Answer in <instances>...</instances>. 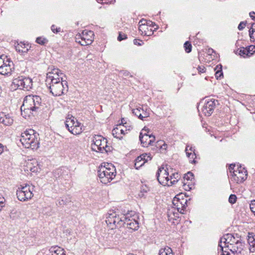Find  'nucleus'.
I'll return each mask as SVG.
<instances>
[{
  "instance_id": "nucleus-1",
  "label": "nucleus",
  "mask_w": 255,
  "mask_h": 255,
  "mask_svg": "<svg viewBox=\"0 0 255 255\" xmlns=\"http://www.w3.org/2000/svg\"><path fill=\"white\" fill-rule=\"evenodd\" d=\"M157 178L160 184L163 186H171L175 184L180 178V176L177 172L169 171L167 167H161L158 168L157 173Z\"/></svg>"
},
{
  "instance_id": "nucleus-2",
  "label": "nucleus",
  "mask_w": 255,
  "mask_h": 255,
  "mask_svg": "<svg viewBox=\"0 0 255 255\" xmlns=\"http://www.w3.org/2000/svg\"><path fill=\"white\" fill-rule=\"evenodd\" d=\"M20 141L26 148L37 149L39 147V134L32 129L26 130L21 133Z\"/></svg>"
},
{
  "instance_id": "nucleus-3",
  "label": "nucleus",
  "mask_w": 255,
  "mask_h": 255,
  "mask_svg": "<svg viewBox=\"0 0 255 255\" xmlns=\"http://www.w3.org/2000/svg\"><path fill=\"white\" fill-rule=\"evenodd\" d=\"M98 176L101 182L104 184L110 182L116 175V170L114 165L104 162L101 164L98 171Z\"/></svg>"
},
{
  "instance_id": "nucleus-4",
  "label": "nucleus",
  "mask_w": 255,
  "mask_h": 255,
  "mask_svg": "<svg viewBox=\"0 0 255 255\" xmlns=\"http://www.w3.org/2000/svg\"><path fill=\"white\" fill-rule=\"evenodd\" d=\"M41 106V99L37 95H28L25 97L23 104L21 106V115L26 110L32 112H37Z\"/></svg>"
},
{
  "instance_id": "nucleus-5",
  "label": "nucleus",
  "mask_w": 255,
  "mask_h": 255,
  "mask_svg": "<svg viewBox=\"0 0 255 255\" xmlns=\"http://www.w3.org/2000/svg\"><path fill=\"white\" fill-rule=\"evenodd\" d=\"M229 170L231 173V180L237 183L245 181L247 178V171L242 166L232 164L229 167Z\"/></svg>"
},
{
  "instance_id": "nucleus-6",
  "label": "nucleus",
  "mask_w": 255,
  "mask_h": 255,
  "mask_svg": "<svg viewBox=\"0 0 255 255\" xmlns=\"http://www.w3.org/2000/svg\"><path fill=\"white\" fill-rule=\"evenodd\" d=\"M61 80L53 78L51 79V83L48 84L50 85V91L54 96H60L64 93L65 91H68L67 81L63 80V78Z\"/></svg>"
},
{
  "instance_id": "nucleus-7",
  "label": "nucleus",
  "mask_w": 255,
  "mask_h": 255,
  "mask_svg": "<svg viewBox=\"0 0 255 255\" xmlns=\"http://www.w3.org/2000/svg\"><path fill=\"white\" fill-rule=\"evenodd\" d=\"M91 147L96 152H108L111 150V147L107 144V140L101 135H95L93 136Z\"/></svg>"
},
{
  "instance_id": "nucleus-8",
  "label": "nucleus",
  "mask_w": 255,
  "mask_h": 255,
  "mask_svg": "<svg viewBox=\"0 0 255 255\" xmlns=\"http://www.w3.org/2000/svg\"><path fill=\"white\" fill-rule=\"evenodd\" d=\"M187 197L185 194L180 193L177 194L173 199V209H176L181 214H184L187 207Z\"/></svg>"
},
{
  "instance_id": "nucleus-9",
  "label": "nucleus",
  "mask_w": 255,
  "mask_h": 255,
  "mask_svg": "<svg viewBox=\"0 0 255 255\" xmlns=\"http://www.w3.org/2000/svg\"><path fill=\"white\" fill-rule=\"evenodd\" d=\"M33 187L30 185L25 184V186L20 185L16 191V195L18 199L20 201L28 200L33 197Z\"/></svg>"
},
{
  "instance_id": "nucleus-10",
  "label": "nucleus",
  "mask_w": 255,
  "mask_h": 255,
  "mask_svg": "<svg viewBox=\"0 0 255 255\" xmlns=\"http://www.w3.org/2000/svg\"><path fill=\"white\" fill-rule=\"evenodd\" d=\"M216 102H217V101L210 98H205L202 100V111L205 116H210L213 113L216 106Z\"/></svg>"
},
{
  "instance_id": "nucleus-11",
  "label": "nucleus",
  "mask_w": 255,
  "mask_h": 255,
  "mask_svg": "<svg viewBox=\"0 0 255 255\" xmlns=\"http://www.w3.org/2000/svg\"><path fill=\"white\" fill-rule=\"evenodd\" d=\"M75 118L69 115L66 118V120L65 122V126L68 130L72 134L74 135H77L80 134V128L79 127L80 126V123L76 120L75 122Z\"/></svg>"
},
{
  "instance_id": "nucleus-12",
  "label": "nucleus",
  "mask_w": 255,
  "mask_h": 255,
  "mask_svg": "<svg viewBox=\"0 0 255 255\" xmlns=\"http://www.w3.org/2000/svg\"><path fill=\"white\" fill-rule=\"evenodd\" d=\"M153 22L145 19H141L139 22V31L141 34L150 36L153 34V30L151 26Z\"/></svg>"
},
{
  "instance_id": "nucleus-13",
  "label": "nucleus",
  "mask_w": 255,
  "mask_h": 255,
  "mask_svg": "<svg viewBox=\"0 0 255 255\" xmlns=\"http://www.w3.org/2000/svg\"><path fill=\"white\" fill-rule=\"evenodd\" d=\"M130 129L131 127L129 126L119 125L113 129L112 134L115 137L122 139L123 136L127 134Z\"/></svg>"
},
{
  "instance_id": "nucleus-14",
  "label": "nucleus",
  "mask_w": 255,
  "mask_h": 255,
  "mask_svg": "<svg viewBox=\"0 0 255 255\" xmlns=\"http://www.w3.org/2000/svg\"><path fill=\"white\" fill-rule=\"evenodd\" d=\"M94 40V33L88 30H83L81 34V45H88Z\"/></svg>"
},
{
  "instance_id": "nucleus-15",
  "label": "nucleus",
  "mask_w": 255,
  "mask_h": 255,
  "mask_svg": "<svg viewBox=\"0 0 255 255\" xmlns=\"http://www.w3.org/2000/svg\"><path fill=\"white\" fill-rule=\"evenodd\" d=\"M140 140L142 146L147 147L149 145H152L155 141V136L147 133L140 132L139 135Z\"/></svg>"
},
{
  "instance_id": "nucleus-16",
  "label": "nucleus",
  "mask_w": 255,
  "mask_h": 255,
  "mask_svg": "<svg viewBox=\"0 0 255 255\" xmlns=\"http://www.w3.org/2000/svg\"><path fill=\"white\" fill-rule=\"evenodd\" d=\"M69 171L66 167H62L55 170L53 172L54 177L56 179L66 180L69 178Z\"/></svg>"
},
{
  "instance_id": "nucleus-17",
  "label": "nucleus",
  "mask_w": 255,
  "mask_h": 255,
  "mask_svg": "<svg viewBox=\"0 0 255 255\" xmlns=\"http://www.w3.org/2000/svg\"><path fill=\"white\" fill-rule=\"evenodd\" d=\"M238 240L232 234H227L221 238L219 246L222 247L223 245L229 248L230 245H232Z\"/></svg>"
},
{
  "instance_id": "nucleus-18",
  "label": "nucleus",
  "mask_w": 255,
  "mask_h": 255,
  "mask_svg": "<svg viewBox=\"0 0 255 255\" xmlns=\"http://www.w3.org/2000/svg\"><path fill=\"white\" fill-rule=\"evenodd\" d=\"M123 217L124 218V225L128 228L133 231L137 230L138 229V223L134 218H129L128 216L125 215H123Z\"/></svg>"
},
{
  "instance_id": "nucleus-19",
  "label": "nucleus",
  "mask_w": 255,
  "mask_h": 255,
  "mask_svg": "<svg viewBox=\"0 0 255 255\" xmlns=\"http://www.w3.org/2000/svg\"><path fill=\"white\" fill-rule=\"evenodd\" d=\"M152 158L150 154L143 153L138 156L135 160L134 166L136 169L142 166L145 162L150 160Z\"/></svg>"
},
{
  "instance_id": "nucleus-20",
  "label": "nucleus",
  "mask_w": 255,
  "mask_h": 255,
  "mask_svg": "<svg viewBox=\"0 0 255 255\" xmlns=\"http://www.w3.org/2000/svg\"><path fill=\"white\" fill-rule=\"evenodd\" d=\"M133 114L138 117L139 119L143 120L144 118H147L149 116L150 111L146 107L144 108H138L132 110Z\"/></svg>"
},
{
  "instance_id": "nucleus-21",
  "label": "nucleus",
  "mask_w": 255,
  "mask_h": 255,
  "mask_svg": "<svg viewBox=\"0 0 255 255\" xmlns=\"http://www.w3.org/2000/svg\"><path fill=\"white\" fill-rule=\"evenodd\" d=\"M13 120L9 114L0 113V123L4 126H10L13 124Z\"/></svg>"
},
{
  "instance_id": "nucleus-22",
  "label": "nucleus",
  "mask_w": 255,
  "mask_h": 255,
  "mask_svg": "<svg viewBox=\"0 0 255 255\" xmlns=\"http://www.w3.org/2000/svg\"><path fill=\"white\" fill-rule=\"evenodd\" d=\"M115 219L118 220V216L116 213L113 212L108 214L106 220L109 227L112 230L115 228Z\"/></svg>"
},
{
  "instance_id": "nucleus-23",
  "label": "nucleus",
  "mask_w": 255,
  "mask_h": 255,
  "mask_svg": "<svg viewBox=\"0 0 255 255\" xmlns=\"http://www.w3.org/2000/svg\"><path fill=\"white\" fill-rule=\"evenodd\" d=\"M25 79L26 77L24 76H19L13 79L12 84L17 88L24 90Z\"/></svg>"
},
{
  "instance_id": "nucleus-24",
  "label": "nucleus",
  "mask_w": 255,
  "mask_h": 255,
  "mask_svg": "<svg viewBox=\"0 0 255 255\" xmlns=\"http://www.w3.org/2000/svg\"><path fill=\"white\" fill-rule=\"evenodd\" d=\"M62 75V73H61V71L59 69H54L53 70V72L51 73L47 74L46 82L47 83H51V79L54 78L61 81V78L62 77H60V75Z\"/></svg>"
},
{
  "instance_id": "nucleus-25",
  "label": "nucleus",
  "mask_w": 255,
  "mask_h": 255,
  "mask_svg": "<svg viewBox=\"0 0 255 255\" xmlns=\"http://www.w3.org/2000/svg\"><path fill=\"white\" fill-rule=\"evenodd\" d=\"M242 243L238 240L232 245H230L228 249H229L232 254H238L240 253L242 251Z\"/></svg>"
},
{
  "instance_id": "nucleus-26",
  "label": "nucleus",
  "mask_w": 255,
  "mask_h": 255,
  "mask_svg": "<svg viewBox=\"0 0 255 255\" xmlns=\"http://www.w3.org/2000/svg\"><path fill=\"white\" fill-rule=\"evenodd\" d=\"M13 63L12 61H9L7 65H5V66H0V74L3 75H7L8 74H10L11 72L12 71L13 67Z\"/></svg>"
},
{
  "instance_id": "nucleus-27",
  "label": "nucleus",
  "mask_w": 255,
  "mask_h": 255,
  "mask_svg": "<svg viewBox=\"0 0 255 255\" xmlns=\"http://www.w3.org/2000/svg\"><path fill=\"white\" fill-rule=\"evenodd\" d=\"M172 209L169 210L167 213L168 221L173 224H177L178 223L179 214Z\"/></svg>"
},
{
  "instance_id": "nucleus-28",
  "label": "nucleus",
  "mask_w": 255,
  "mask_h": 255,
  "mask_svg": "<svg viewBox=\"0 0 255 255\" xmlns=\"http://www.w3.org/2000/svg\"><path fill=\"white\" fill-rule=\"evenodd\" d=\"M15 47L16 50L19 53H27L30 46H29L28 44L26 45L23 42H21L18 43Z\"/></svg>"
},
{
  "instance_id": "nucleus-29",
  "label": "nucleus",
  "mask_w": 255,
  "mask_h": 255,
  "mask_svg": "<svg viewBox=\"0 0 255 255\" xmlns=\"http://www.w3.org/2000/svg\"><path fill=\"white\" fill-rule=\"evenodd\" d=\"M186 153L187 156L189 158H190L191 159H193L192 160H190V161L191 163H195V161L194 159H195V154L194 153V150L192 149V147H189V146H187V147L186 148Z\"/></svg>"
},
{
  "instance_id": "nucleus-30",
  "label": "nucleus",
  "mask_w": 255,
  "mask_h": 255,
  "mask_svg": "<svg viewBox=\"0 0 255 255\" xmlns=\"http://www.w3.org/2000/svg\"><path fill=\"white\" fill-rule=\"evenodd\" d=\"M49 252L52 254V255L55 254L59 255L60 254H64V250L58 246H53L49 249Z\"/></svg>"
},
{
  "instance_id": "nucleus-31",
  "label": "nucleus",
  "mask_w": 255,
  "mask_h": 255,
  "mask_svg": "<svg viewBox=\"0 0 255 255\" xmlns=\"http://www.w3.org/2000/svg\"><path fill=\"white\" fill-rule=\"evenodd\" d=\"M159 255H174L172 249L168 247H165L161 248L159 251Z\"/></svg>"
},
{
  "instance_id": "nucleus-32",
  "label": "nucleus",
  "mask_w": 255,
  "mask_h": 255,
  "mask_svg": "<svg viewBox=\"0 0 255 255\" xmlns=\"http://www.w3.org/2000/svg\"><path fill=\"white\" fill-rule=\"evenodd\" d=\"M155 146L157 148L160 150L161 152L166 150L167 145L163 140H158L156 142Z\"/></svg>"
},
{
  "instance_id": "nucleus-33",
  "label": "nucleus",
  "mask_w": 255,
  "mask_h": 255,
  "mask_svg": "<svg viewBox=\"0 0 255 255\" xmlns=\"http://www.w3.org/2000/svg\"><path fill=\"white\" fill-rule=\"evenodd\" d=\"M193 174L190 172H188L187 174L184 175V189L187 190V188H186V185L188 184L187 186H189V183L188 182H185V181H192L193 179Z\"/></svg>"
},
{
  "instance_id": "nucleus-34",
  "label": "nucleus",
  "mask_w": 255,
  "mask_h": 255,
  "mask_svg": "<svg viewBox=\"0 0 255 255\" xmlns=\"http://www.w3.org/2000/svg\"><path fill=\"white\" fill-rule=\"evenodd\" d=\"M32 80L29 77H26L24 83V90L29 91L32 88Z\"/></svg>"
},
{
  "instance_id": "nucleus-35",
  "label": "nucleus",
  "mask_w": 255,
  "mask_h": 255,
  "mask_svg": "<svg viewBox=\"0 0 255 255\" xmlns=\"http://www.w3.org/2000/svg\"><path fill=\"white\" fill-rule=\"evenodd\" d=\"M248 243L250 245V251L251 252H255V238L253 236H249Z\"/></svg>"
},
{
  "instance_id": "nucleus-36",
  "label": "nucleus",
  "mask_w": 255,
  "mask_h": 255,
  "mask_svg": "<svg viewBox=\"0 0 255 255\" xmlns=\"http://www.w3.org/2000/svg\"><path fill=\"white\" fill-rule=\"evenodd\" d=\"M219 247L222 252V255H231L232 254L227 246L222 245V247L219 246Z\"/></svg>"
},
{
  "instance_id": "nucleus-37",
  "label": "nucleus",
  "mask_w": 255,
  "mask_h": 255,
  "mask_svg": "<svg viewBox=\"0 0 255 255\" xmlns=\"http://www.w3.org/2000/svg\"><path fill=\"white\" fill-rule=\"evenodd\" d=\"M35 41L41 45H44L45 44L48 43V40L46 38L38 37Z\"/></svg>"
},
{
  "instance_id": "nucleus-38",
  "label": "nucleus",
  "mask_w": 255,
  "mask_h": 255,
  "mask_svg": "<svg viewBox=\"0 0 255 255\" xmlns=\"http://www.w3.org/2000/svg\"><path fill=\"white\" fill-rule=\"evenodd\" d=\"M124 218L123 216L122 217H120L118 216V220L115 219V228L124 225Z\"/></svg>"
},
{
  "instance_id": "nucleus-39",
  "label": "nucleus",
  "mask_w": 255,
  "mask_h": 255,
  "mask_svg": "<svg viewBox=\"0 0 255 255\" xmlns=\"http://www.w3.org/2000/svg\"><path fill=\"white\" fill-rule=\"evenodd\" d=\"M248 53L247 54V56H251L255 52V46L251 45L249 46L247 49Z\"/></svg>"
},
{
  "instance_id": "nucleus-40",
  "label": "nucleus",
  "mask_w": 255,
  "mask_h": 255,
  "mask_svg": "<svg viewBox=\"0 0 255 255\" xmlns=\"http://www.w3.org/2000/svg\"><path fill=\"white\" fill-rule=\"evenodd\" d=\"M184 48L186 52L189 53L191 51L192 46L191 44L188 41L184 43Z\"/></svg>"
},
{
  "instance_id": "nucleus-41",
  "label": "nucleus",
  "mask_w": 255,
  "mask_h": 255,
  "mask_svg": "<svg viewBox=\"0 0 255 255\" xmlns=\"http://www.w3.org/2000/svg\"><path fill=\"white\" fill-rule=\"evenodd\" d=\"M237 201V197L234 194H231L229 198V202L231 204H234Z\"/></svg>"
},
{
  "instance_id": "nucleus-42",
  "label": "nucleus",
  "mask_w": 255,
  "mask_h": 255,
  "mask_svg": "<svg viewBox=\"0 0 255 255\" xmlns=\"http://www.w3.org/2000/svg\"><path fill=\"white\" fill-rule=\"evenodd\" d=\"M51 29L52 31V32L54 33H57L60 31V27H56V26L54 24H53L51 27Z\"/></svg>"
},
{
  "instance_id": "nucleus-43",
  "label": "nucleus",
  "mask_w": 255,
  "mask_h": 255,
  "mask_svg": "<svg viewBox=\"0 0 255 255\" xmlns=\"http://www.w3.org/2000/svg\"><path fill=\"white\" fill-rule=\"evenodd\" d=\"M250 207L252 212L254 213L255 215V200L251 202L250 204Z\"/></svg>"
},
{
  "instance_id": "nucleus-44",
  "label": "nucleus",
  "mask_w": 255,
  "mask_h": 255,
  "mask_svg": "<svg viewBox=\"0 0 255 255\" xmlns=\"http://www.w3.org/2000/svg\"><path fill=\"white\" fill-rule=\"evenodd\" d=\"M39 169H40V168L37 166H33V167H30V170L32 172H39Z\"/></svg>"
},
{
  "instance_id": "nucleus-45",
  "label": "nucleus",
  "mask_w": 255,
  "mask_h": 255,
  "mask_svg": "<svg viewBox=\"0 0 255 255\" xmlns=\"http://www.w3.org/2000/svg\"><path fill=\"white\" fill-rule=\"evenodd\" d=\"M246 23L243 21L240 22V23L239 24V25L238 26V29L240 30H243L245 26H246Z\"/></svg>"
},
{
  "instance_id": "nucleus-46",
  "label": "nucleus",
  "mask_w": 255,
  "mask_h": 255,
  "mask_svg": "<svg viewBox=\"0 0 255 255\" xmlns=\"http://www.w3.org/2000/svg\"><path fill=\"white\" fill-rule=\"evenodd\" d=\"M248 53V50L247 49H243V50H241L240 51V55L241 56H245L244 55H247V54Z\"/></svg>"
},
{
  "instance_id": "nucleus-47",
  "label": "nucleus",
  "mask_w": 255,
  "mask_h": 255,
  "mask_svg": "<svg viewBox=\"0 0 255 255\" xmlns=\"http://www.w3.org/2000/svg\"><path fill=\"white\" fill-rule=\"evenodd\" d=\"M198 69L199 72L200 73H203L205 72V68L204 66H199Z\"/></svg>"
},
{
  "instance_id": "nucleus-48",
  "label": "nucleus",
  "mask_w": 255,
  "mask_h": 255,
  "mask_svg": "<svg viewBox=\"0 0 255 255\" xmlns=\"http://www.w3.org/2000/svg\"><path fill=\"white\" fill-rule=\"evenodd\" d=\"M67 202V201L64 200L63 199H61L58 201V204L61 206L66 204Z\"/></svg>"
},
{
  "instance_id": "nucleus-49",
  "label": "nucleus",
  "mask_w": 255,
  "mask_h": 255,
  "mask_svg": "<svg viewBox=\"0 0 255 255\" xmlns=\"http://www.w3.org/2000/svg\"><path fill=\"white\" fill-rule=\"evenodd\" d=\"M10 61L9 59H6V60L5 61L3 59H2V62H1V63H2L1 66H5V65H7L8 62Z\"/></svg>"
},
{
  "instance_id": "nucleus-50",
  "label": "nucleus",
  "mask_w": 255,
  "mask_h": 255,
  "mask_svg": "<svg viewBox=\"0 0 255 255\" xmlns=\"http://www.w3.org/2000/svg\"><path fill=\"white\" fill-rule=\"evenodd\" d=\"M141 132L143 133H147V134H149V130L147 128L144 127L142 129Z\"/></svg>"
},
{
  "instance_id": "nucleus-51",
  "label": "nucleus",
  "mask_w": 255,
  "mask_h": 255,
  "mask_svg": "<svg viewBox=\"0 0 255 255\" xmlns=\"http://www.w3.org/2000/svg\"><path fill=\"white\" fill-rule=\"evenodd\" d=\"M250 17L253 19H255V12H254V11H252V12H251L250 13Z\"/></svg>"
},
{
  "instance_id": "nucleus-52",
  "label": "nucleus",
  "mask_w": 255,
  "mask_h": 255,
  "mask_svg": "<svg viewBox=\"0 0 255 255\" xmlns=\"http://www.w3.org/2000/svg\"><path fill=\"white\" fill-rule=\"evenodd\" d=\"M133 43H134V44L138 45H139V46L141 45V44H142L141 43H140L139 42V40H136V39H134V40Z\"/></svg>"
},
{
  "instance_id": "nucleus-53",
  "label": "nucleus",
  "mask_w": 255,
  "mask_h": 255,
  "mask_svg": "<svg viewBox=\"0 0 255 255\" xmlns=\"http://www.w3.org/2000/svg\"><path fill=\"white\" fill-rule=\"evenodd\" d=\"M126 37H123V36L121 35V34H120L118 37V39L119 41H121L124 39H125Z\"/></svg>"
},
{
  "instance_id": "nucleus-54",
  "label": "nucleus",
  "mask_w": 255,
  "mask_h": 255,
  "mask_svg": "<svg viewBox=\"0 0 255 255\" xmlns=\"http://www.w3.org/2000/svg\"><path fill=\"white\" fill-rule=\"evenodd\" d=\"M121 125H125V126H127L126 125H127V122L125 121V120L124 119H122L121 120V124H120Z\"/></svg>"
},
{
  "instance_id": "nucleus-55",
  "label": "nucleus",
  "mask_w": 255,
  "mask_h": 255,
  "mask_svg": "<svg viewBox=\"0 0 255 255\" xmlns=\"http://www.w3.org/2000/svg\"><path fill=\"white\" fill-rule=\"evenodd\" d=\"M3 151V146L0 143V154H1Z\"/></svg>"
},
{
  "instance_id": "nucleus-56",
  "label": "nucleus",
  "mask_w": 255,
  "mask_h": 255,
  "mask_svg": "<svg viewBox=\"0 0 255 255\" xmlns=\"http://www.w3.org/2000/svg\"><path fill=\"white\" fill-rule=\"evenodd\" d=\"M80 38V33H78L77 35H76V41L77 42H78V43H80V41H78L77 40Z\"/></svg>"
},
{
  "instance_id": "nucleus-57",
  "label": "nucleus",
  "mask_w": 255,
  "mask_h": 255,
  "mask_svg": "<svg viewBox=\"0 0 255 255\" xmlns=\"http://www.w3.org/2000/svg\"><path fill=\"white\" fill-rule=\"evenodd\" d=\"M222 73H220V72H219V71H217V72H216V76L217 77L220 76H221V75H222Z\"/></svg>"
},
{
  "instance_id": "nucleus-58",
  "label": "nucleus",
  "mask_w": 255,
  "mask_h": 255,
  "mask_svg": "<svg viewBox=\"0 0 255 255\" xmlns=\"http://www.w3.org/2000/svg\"><path fill=\"white\" fill-rule=\"evenodd\" d=\"M3 201H0V206L1 207H2L4 206L3 205ZM0 210H1V209H0Z\"/></svg>"
},
{
  "instance_id": "nucleus-59",
  "label": "nucleus",
  "mask_w": 255,
  "mask_h": 255,
  "mask_svg": "<svg viewBox=\"0 0 255 255\" xmlns=\"http://www.w3.org/2000/svg\"><path fill=\"white\" fill-rule=\"evenodd\" d=\"M12 214V212H10V215L11 217Z\"/></svg>"
}]
</instances>
